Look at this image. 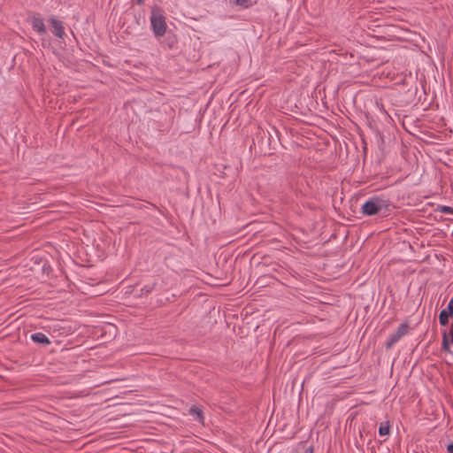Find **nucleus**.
<instances>
[{"label":"nucleus","instance_id":"5","mask_svg":"<svg viewBox=\"0 0 453 453\" xmlns=\"http://www.w3.org/2000/svg\"><path fill=\"white\" fill-rule=\"evenodd\" d=\"M453 315V299H451L447 308L442 310L439 315V320L441 326H446L449 322V319Z\"/></svg>","mask_w":453,"mask_h":453},{"label":"nucleus","instance_id":"11","mask_svg":"<svg viewBox=\"0 0 453 453\" xmlns=\"http://www.w3.org/2000/svg\"><path fill=\"white\" fill-rule=\"evenodd\" d=\"M365 94L363 92H359L356 95V96L354 97V104L356 105H358V104L364 100L365 98Z\"/></svg>","mask_w":453,"mask_h":453},{"label":"nucleus","instance_id":"17","mask_svg":"<svg viewBox=\"0 0 453 453\" xmlns=\"http://www.w3.org/2000/svg\"><path fill=\"white\" fill-rule=\"evenodd\" d=\"M137 4L142 5L144 3V0H136Z\"/></svg>","mask_w":453,"mask_h":453},{"label":"nucleus","instance_id":"1","mask_svg":"<svg viewBox=\"0 0 453 453\" xmlns=\"http://www.w3.org/2000/svg\"><path fill=\"white\" fill-rule=\"evenodd\" d=\"M150 25L156 37H162L165 34L167 25L165 17L159 12H152Z\"/></svg>","mask_w":453,"mask_h":453},{"label":"nucleus","instance_id":"2","mask_svg":"<svg viewBox=\"0 0 453 453\" xmlns=\"http://www.w3.org/2000/svg\"><path fill=\"white\" fill-rule=\"evenodd\" d=\"M387 211V206L384 201L380 200L377 197L370 199V216L380 213L385 214Z\"/></svg>","mask_w":453,"mask_h":453},{"label":"nucleus","instance_id":"14","mask_svg":"<svg viewBox=\"0 0 453 453\" xmlns=\"http://www.w3.org/2000/svg\"><path fill=\"white\" fill-rule=\"evenodd\" d=\"M362 211H363L364 214L368 215V201H365L362 204Z\"/></svg>","mask_w":453,"mask_h":453},{"label":"nucleus","instance_id":"8","mask_svg":"<svg viewBox=\"0 0 453 453\" xmlns=\"http://www.w3.org/2000/svg\"><path fill=\"white\" fill-rule=\"evenodd\" d=\"M258 0H230L234 5L242 9H249L257 4Z\"/></svg>","mask_w":453,"mask_h":453},{"label":"nucleus","instance_id":"7","mask_svg":"<svg viewBox=\"0 0 453 453\" xmlns=\"http://www.w3.org/2000/svg\"><path fill=\"white\" fill-rule=\"evenodd\" d=\"M31 340L41 345H49L50 341L43 333H35L31 335Z\"/></svg>","mask_w":453,"mask_h":453},{"label":"nucleus","instance_id":"4","mask_svg":"<svg viewBox=\"0 0 453 453\" xmlns=\"http://www.w3.org/2000/svg\"><path fill=\"white\" fill-rule=\"evenodd\" d=\"M32 28L39 35H43L46 34V27L43 19L39 16H34L31 19Z\"/></svg>","mask_w":453,"mask_h":453},{"label":"nucleus","instance_id":"10","mask_svg":"<svg viewBox=\"0 0 453 453\" xmlns=\"http://www.w3.org/2000/svg\"><path fill=\"white\" fill-rule=\"evenodd\" d=\"M190 414L196 416V420L199 422H203V417L202 414V411L197 406H192L189 410Z\"/></svg>","mask_w":453,"mask_h":453},{"label":"nucleus","instance_id":"6","mask_svg":"<svg viewBox=\"0 0 453 453\" xmlns=\"http://www.w3.org/2000/svg\"><path fill=\"white\" fill-rule=\"evenodd\" d=\"M408 333V326L406 324L400 325L397 329L392 334L389 344L392 345L397 342L403 335Z\"/></svg>","mask_w":453,"mask_h":453},{"label":"nucleus","instance_id":"9","mask_svg":"<svg viewBox=\"0 0 453 453\" xmlns=\"http://www.w3.org/2000/svg\"><path fill=\"white\" fill-rule=\"evenodd\" d=\"M389 432H390L389 422L384 421V422L380 423V427H379V434L380 436H386V435L389 434Z\"/></svg>","mask_w":453,"mask_h":453},{"label":"nucleus","instance_id":"13","mask_svg":"<svg viewBox=\"0 0 453 453\" xmlns=\"http://www.w3.org/2000/svg\"><path fill=\"white\" fill-rule=\"evenodd\" d=\"M440 211H441V212H443V213H450V214H453V208L449 207V206H441V207H440Z\"/></svg>","mask_w":453,"mask_h":453},{"label":"nucleus","instance_id":"15","mask_svg":"<svg viewBox=\"0 0 453 453\" xmlns=\"http://www.w3.org/2000/svg\"><path fill=\"white\" fill-rule=\"evenodd\" d=\"M450 334V337H451V343L453 344V323L451 324L450 327H449V333Z\"/></svg>","mask_w":453,"mask_h":453},{"label":"nucleus","instance_id":"16","mask_svg":"<svg viewBox=\"0 0 453 453\" xmlns=\"http://www.w3.org/2000/svg\"><path fill=\"white\" fill-rule=\"evenodd\" d=\"M447 450L449 453H453V444L448 445Z\"/></svg>","mask_w":453,"mask_h":453},{"label":"nucleus","instance_id":"12","mask_svg":"<svg viewBox=\"0 0 453 453\" xmlns=\"http://www.w3.org/2000/svg\"><path fill=\"white\" fill-rule=\"evenodd\" d=\"M442 345L445 349L450 351L449 345L448 334L446 333L443 334ZM451 352H453V350H451Z\"/></svg>","mask_w":453,"mask_h":453},{"label":"nucleus","instance_id":"3","mask_svg":"<svg viewBox=\"0 0 453 453\" xmlns=\"http://www.w3.org/2000/svg\"><path fill=\"white\" fill-rule=\"evenodd\" d=\"M48 22L53 27V34L58 38L63 39L65 35V27L63 26V23L56 19L55 17H51L49 19Z\"/></svg>","mask_w":453,"mask_h":453}]
</instances>
